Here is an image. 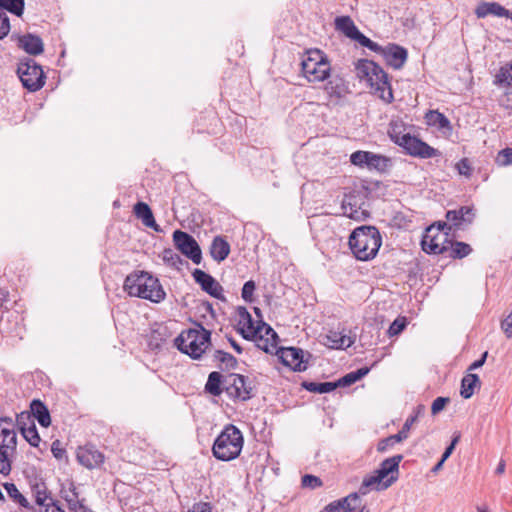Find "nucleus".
I'll return each mask as SVG.
<instances>
[{"label":"nucleus","instance_id":"obj_49","mask_svg":"<svg viewBox=\"0 0 512 512\" xmlns=\"http://www.w3.org/2000/svg\"><path fill=\"white\" fill-rule=\"evenodd\" d=\"M255 289L256 285L253 280H249L244 283L242 287L241 296L245 302L252 303L255 301V298L253 296Z\"/></svg>","mask_w":512,"mask_h":512},{"label":"nucleus","instance_id":"obj_60","mask_svg":"<svg viewBox=\"0 0 512 512\" xmlns=\"http://www.w3.org/2000/svg\"><path fill=\"white\" fill-rule=\"evenodd\" d=\"M501 328L503 329L507 338L512 337V310L511 313L502 321Z\"/></svg>","mask_w":512,"mask_h":512},{"label":"nucleus","instance_id":"obj_2","mask_svg":"<svg viewBox=\"0 0 512 512\" xmlns=\"http://www.w3.org/2000/svg\"><path fill=\"white\" fill-rule=\"evenodd\" d=\"M124 291L130 296L159 303L164 300L166 293L158 278L145 271H134L124 281Z\"/></svg>","mask_w":512,"mask_h":512},{"label":"nucleus","instance_id":"obj_15","mask_svg":"<svg viewBox=\"0 0 512 512\" xmlns=\"http://www.w3.org/2000/svg\"><path fill=\"white\" fill-rule=\"evenodd\" d=\"M372 51L381 54L386 63L394 69L402 68L408 57L407 50L396 44H389L385 48L380 46L379 50Z\"/></svg>","mask_w":512,"mask_h":512},{"label":"nucleus","instance_id":"obj_20","mask_svg":"<svg viewBox=\"0 0 512 512\" xmlns=\"http://www.w3.org/2000/svg\"><path fill=\"white\" fill-rule=\"evenodd\" d=\"M0 445L2 448L16 450L17 433L15 424L9 417L0 418Z\"/></svg>","mask_w":512,"mask_h":512},{"label":"nucleus","instance_id":"obj_9","mask_svg":"<svg viewBox=\"0 0 512 512\" xmlns=\"http://www.w3.org/2000/svg\"><path fill=\"white\" fill-rule=\"evenodd\" d=\"M224 390L233 400L247 401L252 398L251 381L241 374H231L225 379Z\"/></svg>","mask_w":512,"mask_h":512},{"label":"nucleus","instance_id":"obj_31","mask_svg":"<svg viewBox=\"0 0 512 512\" xmlns=\"http://www.w3.org/2000/svg\"><path fill=\"white\" fill-rule=\"evenodd\" d=\"M472 252V248L469 244L460 241H453L449 239L447 242L448 256L453 259H462L468 256Z\"/></svg>","mask_w":512,"mask_h":512},{"label":"nucleus","instance_id":"obj_33","mask_svg":"<svg viewBox=\"0 0 512 512\" xmlns=\"http://www.w3.org/2000/svg\"><path fill=\"white\" fill-rule=\"evenodd\" d=\"M480 386V379L477 374L469 373L461 380L460 395L464 399H469L473 396L476 387Z\"/></svg>","mask_w":512,"mask_h":512},{"label":"nucleus","instance_id":"obj_40","mask_svg":"<svg viewBox=\"0 0 512 512\" xmlns=\"http://www.w3.org/2000/svg\"><path fill=\"white\" fill-rule=\"evenodd\" d=\"M25 0H0V12H10L16 16H21L24 11Z\"/></svg>","mask_w":512,"mask_h":512},{"label":"nucleus","instance_id":"obj_23","mask_svg":"<svg viewBox=\"0 0 512 512\" xmlns=\"http://www.w3.org/2000/svg\"><path fill=\"white\" fill-rule=\"evenodd\" d=\"M354 342V337L337 331H330L324 338V344L331 349H346Z\"/></svg>","mask_w":512,"mask_h":512},{"label":"nucleus","instance_id":"obj_39","mask_svg":"<svg viewBox=\"0 0 512 512\" xmlns=\"http://www.w3.org/2000/svg\"><path fill=\"white\" fill-rule=\"evenodd\" d=\"M18 424L20 426V431L22 436L25 438V440L33 447H37L40 443V436L38 434L37 428L32 422L30 426L26 427L25 425H22V422L20 419H18Z\"/></svg>","mask_w":512,"mask_h":512},{"label":"nucleus","instance_id":"obj_44","mask_svg":"<svg viewBox=\"0 0 512 512\" xmlns=\"http://www.w3.org/2000/svg\"><path fill=\"white\" fill-rule=\"evenodd\" d=\"M162 258L167 265L177 270H180L184 264H188V262L184 261L181 256L172 249H165Z\"/></svg>","mask_w":512,"mask_h":512},{"label":"nucleus","instance_id":"obj_30","mask_svg":"<svg viewBox=\"0 0 512 512\" xmlns=\"http://www.w3.org/2000/svg\"><path fill=\"white\" fill-rule=\"evenodd\" d=\"M33 416L42 427H48L51 424V417L47 407L40 400L34 399L30 405Z\"/></svg>","mask_w":512,"mask_h":512},{"label":"nucleus","instance_id":"obj_28","mask_svg":"<svg viewBox=\"0 0 512 512\" xmlns=\"http://www.w3.org/2000/svg\"><path fill=\"white\" fill-rule=\"evenodd\" d=\"M69 491L71 493V495H69L68 493H64L63 491L62 492V497L66 500L67 504H68V508L70 510V512H86L89 510V508H87L85 505H84V499L82 500H79V492L77 491V488L75 487L74 483H71L70 484V488H69Z\"/></svg>","mask_w":512,"mask_h":512},{"label":"nucleus","instance_id":"obj_25","mask_svg":"<svg viewBox=\"0 0 512 512\" xmlns=\"http://www.w3.org/2000/svg\"><path fill=\"white\" fill-rule=\"evenodd\" d=\"M134 213L137 218L142 220V223L156 232L161 231L159 225L156 223L152 210L144 202H137L134 206Z\"/></svg>","mask_w":512,"mask_h":512},{"label":"nucleus","instance_id":"obj_8","mask_svg":"<svg viewBox=\"0 0 512 512\" xmlns=\"http://www.w3.org/2000/svg\"><path fill=\"white\" fill-rule=\"evenodd\" d=\"M335 29L343 33L347 38L358 42L369 50H379L380 45L359 31L350 16H339L334 21Z\"/></svg>","mask_w":512,"mask_h":512},{"label":"nucleus","instance_id":"obj_59","mask_svg":"<svg viewBox=\"0 0 512 512\" xmlns=\"http://www.w3.org/2000/svg\"><path fill=\"white\" fill-rule=\"evenodd\" d=\"M398 440H395V436L391 435L385 439H382L379 441L377 445V450L379 452H384L387 450L388 447L393 446L395 443H398Z\"/></svg>","mask_w":512,"mask_h":512},{"label":"nucleus","instance_id":"obj_41","mask_svg":"<svg viewBox=\"0 0 512 512\" xmlns=\"http://www.w3.org/2000/svg\"><path fill=\"white\" fill-rule=\"evenodd\" d=\"M303 387L309 392L324 394L335 390L338 384L336 382H304Z\"/></svg>","mask_w":512,"mask_h":512},{"label":"nucleus","instance_id":"obj_51","mask_svg":"<svg viewBox=\"0 0 512 512\" xmlns=\"http://www.w3.org/2000/svg\"><path fill=\"white\" fill-rule=\"evenodd\" d=\"M496 163L499 166H507L512 164V148H506L498 152Z\"/></svg>","mask_w":512,"mask_h":512},{"label":"nucleus","instance_id":"obj_43","mask_svg":"<svg viewBox=\"0 0 512 512\" xmlns=\"http://www.w3.org/2000/svg\"><path fill=\"white\" fill-rule=\"evenodd\" d=\"M16 453V450L2 448L0 445V473L7 476L11 472V459Z\"/></svg>","mask_w":512,"mask_h":512},{"label":"nucleus","instance_id":"obj_1","mask_svg":"<svg viewBox=\"0 0 512 512\" xmlns=\"http://www.w3.org/2000/svg\"><path fill=\"white\" fill-rule=\"evenodd\" d=\"M348 244L357 260L370 261L376 257L382 245V236L375 226L363 225L352 231Z\"/></svg>","mask_w":512,"mask_h":512},{"label":"nucleus","instance_id":"obj_54","mask_svg":"<svg viewBox=\"0 0 512 512\" xmlns=\"http://www.w3.org/2000/svg\"><path fill=\"white\" fill-rule=\"evenodd\" d=\"M456 169L458 171V173L460 175H463L467 178H469L472 174V167H471V164L469 162V160L467 158H463L461 159L457 164H456Z\"/></svg>","mask_w":512,"mask_h":512},{"label":"nucleus","instance_id":"obj_16","mask_svg":"<svg viewBox=\"0 0 512 512\" xmlns=\"http://www.w3.org/2000/svg\"><path fill=\"white\" fill-rule=\"evenodd\" d=\"M194 281L200 285L201 289L210 296L222 299V286L208 273L200 269H195L192 273Z\"/></svg>","mask_w":512,"mask_h":512},{"label":"nucleus","instance_id":"obj_24","mask_svg":"<svg viewBox=\"0 0 512 512\" xmlns=\"http://www.w3.org/2000/svg\"><path fill=\"white\" fill-rule=\"evenodd\" d=\"M19 47L26 53L36 56L44 51V44L42 39L34 34H25L19 38Z\"/></svg>","mask_w":512,"mask_h":512},{"label":"nucleus","instance_id":"obj_57","mask_svg":"<svg viewBox=\"0 0 512 512\" xmlns=\"http://www.w3.org/2000/svg\"><path fill=\"white\" fill-rule=\"evenodd\" d=\"M51 452L53 456L58 460H61L66 454V451L62 447V443L60 442V440H55L52 442Z\"/></svg>","mask_w":512,"mask_h":512},{"label":"nucleus","instance_id":"obj_36","mask_svg":"<svg viewBox=\"0 0 512 512\" xmlns=\"http://www.w3.org/2000/svg\"><path fill=\"white\" fill-rule=\"evenodd\" d=\"M367 168L378 172H385L391 166V160L383 155L375 154L369 151Z\"/></svg>","mask_w":512,"mask_h":512},{"label":"nucleus","instance_id":"obj_6","mask_svg":"<svg viewBox=\"0 0 512 512\" xmlns=\"http://www.w3.org/2000/svg\"><path fill=\"white\" fill-rule=\"evenodd\" d=\"M302 73L309 82H320L330 75V62L320 50H309L301 62Z\"/></svg>","mask_w":512,"mask_h":512},{"label":"nucleus","instance_id":"obj_38","mask_svg":"<svg viewBox=\"0 0 512 512\" xmlns=\"http://www.w3.org/2000/svg\"><path fill=\"white\" fill-rule=\"evenodd\" d=\"M425 118L429 125L436 126L441 130L451 128L450 121L448 120V118L444 114H442L438 111H434V110L428 111L426 113Z\"/></svg>","mask_w":512,"mask_h":512},{"label":"nucleus","instance_id":"obj_21","mask_svg":"<svg viewBox=\"0 0 512 512\" xmlns=\"http://www.w3.org/2000/svg\"><path fill=\"white\" fill-rule=\"evenodd\" d=\"M30 488L36 504L41 507L40 511L45 510L51 504H57L43 480L36 479L34 482H31Z\"/></svg>","mask_w":512,"mask_h":512},{"label":"nucleus","instance_id":"obj_64","mask_svg":"<svg viewBox=\"0 0 512 512\" xmlns=\"http://www.w3.org/2000/svg\"><path fill=\"white\" fill-rule=\"evenodd\" d=\"M190 512H210V507L207 503L197 504L193 506Z\"/></svg>","mask_w":512,"mask_h":512},{"label":"nucleus","instance_id":"obj_53","mask_svg":"<svg viewBox=\"0 0 512 512\" xmlns=\"http://www.w3.org/2000/svg\"><path fill=\"white\" fill-rule=\"evenodd\" d=\"M302 486L315 489L322 486V480L317 476L306 474L302 477Z\"/></svg>","mask_w":512,"mask_h":512},{"label":"nucleus","instance_id":"obj_50","mask_svg":"<svg viewBox=\"0 0 512 512\" xmlns=\"http://www.w3.org/2000/svg\"><path fill=\"white\" fill-rule=\"evenodd\" d=\"M369 151H356L351 154L350 161L353 165L367 167Z\"/></svg>","mask_w":512,"mask_h":512},{"label":"nucleus","instance_id":"obj_47","mask_svg":"<svg viewBox=\"0 0 512 512\" xmlns=\"http://www.w3.org/2000/svg\"><path fill=\"white\" fill-rule=\"evenodd\" d=\"M495 83L499 85H512V63L500 68L496 75Z\"/></svg>","mask_w":512,"mask_h":512},{"label":"nucleus","instance_id":"obj_52","mask_svg":"<svg viewBox=\"0 0 512 512\" xmlns=\"http://www.w3.org/2000/svg\"><path fill=\"white\" fill-rule=\"evenodd\" d=\"M406 319L405 318H397L395 319L388 329V333L390 336H396L400 334L406 327Z\"/></svg>","mask_w":512,"mask_h":512},{"label":"nucleus","instance_id":"obj_5","mask_svg":"<svg viewBox=\"0 0 512 512\" xmlns=\"http://www.w3.org/2000/svg\"><path fill=\"white\" fill-rule=\"evenodd\" d=\"M210 331L202 326L195 329L182 331L175 339V346L182 353L189 355L193 359H198L210 345Z\"/></svg>","mask_w":512,"mask_h":512},{"label":"nucleus","instance_id":"obj_13","mask_svg":"<svg viewBox=\"0 0 512 512\" xmlns=\"http://www.w3.org/2000/svg\"><path fill=\"white\" fill-rule=\"evenodd\" d=\"M277 355L281 362L294 371L302 372L307 369V363L304 361V352L300 348L282 347L277 350Z\"/></svg>","mask_w":512,"mask_h":512},{"label":"nucleus","instance_id":"obj_62","mask_svg":"<svg viewBox=\"0 0 512 512\" xmlns=\"http://www.w3.org/2000/svg\"><path fill=\"white\" fill-rule=\"evenodd\" d=\"M487 355H488V352H484L481 356L480 359L474 361L470 366H469V371L471 370H475V369H478L480 367H482L486 361V358H487Z\"/></svg>","mask_w":512,"mask_h":512},{"label":"nucleus","instance_id":"obj_22","mask_svg":"<svg viewBox=\"0 0 512 512\" xmlns=\"http://www.w3.org/2000/svg\"><path fill=\"white\" fill-rule=\"evenodd\" d=\"M478 18H485L488 15L512 19V13L497 2H483L475 9Z\"/></svg>","mask_w":512,"mask_h":512},{"label":"nucleus","instance_id":"obj_35","mask_svg":"<svg viewBox=\"0 0 512 512\" xmlns=\"http://www.w3.org/2000/svg\"><path fill=\"white\" fill-rule=\"evenodd\" d=\"M259 329H261V336L263 333L266 336L265 344L258 343V346L265 352H272L276 348V339L278 338L277 333L268 324L262 322Z\"/></svg>","mask_w":512,"mask_h":512},{"label":"nucleus","instance_id":"obj_3","mask_svg":"<svg viewBox=\"0 0 512 512\" xmlns=\"http://www.w3.org/2000/svg\"><path fill=\"white\" fill-rule=\"evenodd\" d=\"M388 135L391 140L404 148L407 154L421 159H429L441 156V152L421 139L405 133L403 126L398 123H390Z\"/></svg>","mask_w":512,"mask_h":512},{"label":"nucleus","instance_id":"obj_45","mask_svg":"<svg viewBox=\"0 0 512 512\" xmlns=\"http://www.w3.org/2000/svg\"><path fill=\"white\" fill-rule=\"evenodd\" d=\"M325 90L330 96L340 97L345 91L344 81L340 77L331 78L326 86Z\"/></svg>","mask_w":512,"mask_h":512},{"label":"nucleus","instance_id":"obj_29","mask_svg":"<svg viewBox=\"0 0 512 512\" xmlns=\"http://www.w3.org/2000/svg\"><path fill=\"white\" fill-rule=\"evenodd\" d=\"M373 93L386 103H391L394 100L393 91L389 82L388 76L379 82L371 83Z\"/></svg>","mask_w":512,"mask_h":512},{"label":"nucleus","instance_id":"obj_17","mask_svg":"<svg viewBox=\"0 0 512 512\" xmlns=\"http://www.w3.org/2000/svg\"><path fill=\"white\" fill-rule=\"evenodd\" d=\"M397 480V476H390L388 479H384L377 471L373 474L366 476L360 487L359 493L361 495H366L372 490H385L389 486H391Z\"/></svg>","mask_w":512,"mask_h":512},{"label":"nucleus","instance_id":"obj_10","mask_svg":"<svg viewBox=\"0 0 512 512\" xmlns=\"http://www.w3.org/2000/svg\"><path fill=\"white\" fill-rule=\"evenodd\" d=\"M173 241L176 248L193 263L197 265L201 263L202 252L192 235L181 230H176L173 233Z\"/></svg>","mask_w":512,"mask_h":512},{"label":"nucleus","instance_id":"obj_11","mask_svg":"<svg viewBox=\"0 0 512 512\" xmlns=\"http://www.w3.org/2000/svg\"><path fill=\"white\" fill-rule=\"evenodd\" d=\"M447 242H449L448 232L435 233V225H431L423 235L421 246L428 254H444L447 252Z\"/></svg>","mask_w":512,"mask_h":512},{"label":"nucleus","instance_id":"obj_32","mask_svg":"<svg viewBox=\"0 0 512 512\" xmlns=\"http://www.w3.org/2000/svg\"><path fill=\"white\" fill-rule=\"evenodd\" d=\"M221 373L213 371L208 375L205 384V391L213 396H220L224 390L222 384L225 385V380L222 379Z\"/></svg>","mask_w":512,"mask_h":512},{"label":"nucleus","instance_id":"obj_4","mask_svg":"<svg viewBox=\"0 0 512 512\" xmlns=\"http://www.w3.org/2000/svg\"><path fill=\"white\" fill-rule=\"evenodd\" d=\"M243 444L242 432L233 424H228L213 443V456L221 461L234 460L240 455Z\"/></svg>","mask_w":512,"mask_h":512},{"label":"nucleus","instance_id":"obj_61","mask_svg":"<svg viewBox=\"0 0 512 512\" xmlns=\"http://www.w3.org/2000/svg\"><path fill=\"white\" fill-rule=\"evenodd\" d=\"M459 439H460L459 435H457L453 438L450 445L445 449L444 453L442 454V457H441L442 462H445L450 457V455L452 454V452L455 448V445L458 443Z\"/></svg>","mask_w":512,"mask_h":512},{"label":"nucleus","instance_id":"obj_55","mask_svg":"<svg viewBox=\"0 0 512 512\" xmlns=\"http://www.w3.org/2000/svg\"><path fill=\"white\" fill-rule=\"evenodd\" d=\"M10 32V22L6 13L0 12V40Z\"/></svg>","mask_w":512,"mask_h":512},{"label":"nucleus","instance_id":"obj_19","mask_svg":"<svg viewBox=\"0 0 512 512\" xmlns=\"http://www.w3.org/2000/svg\"><path fill=\"white\" fill-rule=\"evenodd\" d=\"M475 214L469 206H462L459 209L449 210L446 213V219L451 228L464 229L474 220Z\"/></svg>","mask_w":512,"mask_h":512},{"label":"nucleus","instance_id":"obj_27","mask_svg":"<svg viewBox=\"0 0 512 512\" xmlns=\"http://www.w3.org/2000/svg\"><path fill=\"white\" fill-rule=\"evenodd\" d=\"M402 455H395L387 458L380 464V467L376 470L385 480L390 476H397L399 472V464L402 461Z\"/></svg>","mask_w":512,"mask_h":512},{"label":"nucleus","instance_id":"obj_26","mask_svg":"<svg viewBox=\"0 0 512 512\" xmlns=\"http://www.w3.org/2000/svg\"><path fill=\"white\" fill-rule=\"evenodd\" d=\"M230 253V244L222 237H214L210 245V255L218 263L224 261Z\"/></svg>","mask_w":512,"mask_h":512},{"label":"nucleus","instance_id":"obj_63","mask_svg":"<svg viewBox=\"0 0 512 512\" xmlns=\"http://www.w3.org/2000/svg\"><path fill=\"white\" fill-rule=\"evenodd\" d=\"M501 104L507 109H512V92L505 94L504 99L501 100Z\"/></svg>","mask_w":512,"mask_h":512},{"label":"nucleus","instance_id":"obj_46","mask_svg":"<svg viewBox=\"0 0 512 512\" xmlns=\"http://www.w3.org/2000/svg\"><path fill=\"white\" fill-rule=\"evenodd\" d=\"M214 359L219 361L226 369H235L238 364L237 359L232 354L222 350L214 352Z\"/></svg>","mask_w":512,"mask_h":512},{"label":"nucleus","instance_id":"obj_12","mask_svg":"<svg viewBox=\"0 0 512 512\" xmlns=\"http://www.w3.org/2000/svg\"><path fill=\"white\" fill-rule=\"evenodd\" d=\"M356 75L360 80H366L369 86L371 83L386 79L387 73L374 61L360 59L355 64Z\"/></svg>","mask_w":512,"mask_h":512},{"label":"nucleus","instance_id":"obj_7","mask_svg":"<svg viewBox=\"0 0 512 512\" xmlns=\"http://www.w3.org/2000/svg\"><path fill=\"white\" fill-rule=\"evenodd\" d=\"M17 73L23 86L31 92L40 90L45 84V74L41 66L33 59L21 62Z\"/></svg>","mask_w":512,"mask_h":512},{"label":"nucleus","instance_id":"obj_34","mask_svg":"<svg viewBox=\"0 0 512 512\" xmlns=\"http://www.w3.org/2000/svg\"><path fill=\"white\" fill-rule=\"evenodd\" d=\"M341 500L344 506V512H369L363 504L359 492L351 493Z\"/></svg>","mask_w":512,"mask_h":512},{"label":"nucleus","instance_id":"obj_48","mask_svg":"<svg viewBox=\"0 0 512 512\" xmlns=\"http://www.w3.org/2000/svg\"><path fill=\"white\" fill-rule=\"evenodd\" d=\"M417 421V415H411L409 416L401 430L395 434V440H398L399 442L405 440L408 437V433L412 427V425Z\"/></svg>","mask_w":512,"mask_h":512},{"label":"nucleus","instance_id":"obj_58","mask_svg":"<svg viewBox=\"0 0 512 512\" xmlns=\"http://www.w3.org/2000/svg\"><path fill=\"white\" fill-rule=\"evenodd\" d=\"M320 512H344L342 500H336L327 504Z\"/></svg>","mask_w":512,"mask_h":512},{"label":"nucleus","instance_id":"obj_37","mask_svg":"<svg viewBox=\"0 0 512 512\" xmlns=\"http://www.w3.org/2000/svg\"><path fill=\"white\" fill-rule=\"evenodd\" d=\"M4 488L8 494V496L19 506L26 508V509H33V507L30 505L29 501L25 496H23L16 485L14 483H4Z\"/></svg>","mask_w":512,"mask_h":512},{"label":"nucleus","instance_id":"obj_18","mask_svg":"<svg viewBox=\"0 0 512 512\" xmlns=\"http://www.w3.org/2000/svg\"><path fill=\"white\" fill-rule=\"evenodd\" d=\"M238 316V325L241 326L239 332L242 336L247 340L257 337H259V340H262L261 329H259L260 324L257 326L254 325L252 316L245 307L238 308Z\"/></svg>","mask_w":512,"mask_h":512},{"label":"nucleus","instance_id":"obj_56","mask_svg":"<svg viewBox=\"0 0 512 512\" xmlns=\"http://www.w3.org/2000/svg\"><path fill=\"white\" fill-rule=\"evenodd\" d=\"M450 401V399L448 397H437L433 403H432V406H431V412L433 415H436L438 414L439 412H441L445 405Z\"/></svg>","mask_w":512,"mask_h":512},{"label":"nucleus","instance_id":"obj_14","mask_svg":"<svg viewBox=\"0 0 512 512\" xmlns=\"http://www.w3.org/2000/svg\"><path fill=\"white\" fill-rule=\"evenodd\" d=\"M76 458L82 466L90 470L100 467L105 461L104 454L93 445L79 447Z\"/></svg>","mask_w":512,"mask_h":512},{"label":"nucleus","instance_id":"obj_42","mask_svg":"<svg viewBox=\"0 0 512 512\" xmlns=\"http://www.w3.org/2000/svg\"><path fill=\"white\" fill-rule=\"evenodd\" d=\"M370 369L368 367H362L356 371H352L346 375H344L342 378H340L336 384H338V387L341 386V387H347V386H350L352 384H354L355 382H357L358 380H360L361 378H363L364 376H366L368 373H369Z\"/></svg>","mask_w":512,"mask_h":512}]
</instances>
